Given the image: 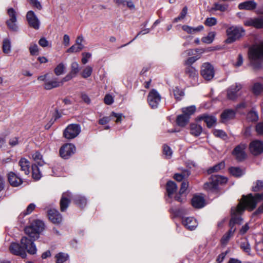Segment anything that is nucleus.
Here are the masks:
<instances>
[{
    "instance_id": "obj_45",
    "label": "nucleus",
    "mask_w": 263,
    "mask_h": 263,
    "mask_svg": "<svg viewBox=\"0 0 263 263\" xmlns=\"http://www.w3.org/2000/svg\"><path fill=\"white\" fill-rule=\"evenodd\" d=\"M190 173L188 171H185L181 174H176L174 175V179L178 181H181L185 177H187L190 175Z\"/></svg>"
},
{
    "instance_id": "obj_47",
    "label": "nucleus",
    "mask_w": 263,
    "mask_h": 263,
    "mask_svg": "<svg viewBox=\"0 0 263 263\" xmlns=\"http://www.w3.org/2000/svg\"><path fill=\"white\" fill-rule=\"evenodd\" d=\"M71 72L74 76H77L79 72V65L77 62H73L70 65Z\"/></svg>"
},
{
    "instance_id": "obj_6",
    "label": "nucleus",
    "mask_w": 263,
    "mask_h": 263,
    "mask_svg": "<svg viewBox=\"0 0 263 263\" xmlns=\"http://www.w3.org/2000/svg\"><path fill=\"white\" fill-rule=\"evenodd\" d=\"M81 131V128L79 124H71L64 129L63 136L67 139H72L77 137Z\"/></svg>"
},
{
    "instance_id": "obj_61",
    "label": "nucleus",
    "mask_w": 263,
    "mask_h": 263,
    "mask_svg": "<svg viewBox=\"0 0 263 263\" xmlns=\"http://www.w3.org/2000/svg\"><path fill=\"white\" fill-rule=\"evenodd\" d=\"M256 248L259 254L263 257V240L257 243Z\"/></svg>"
},
{
    "instance_id": "obj_49",
    "label": "nucleus",
    "mask_w": 263,
    "mask_h": 263,
    "mask_svg": "<svg viewBox=\"0 0 263 263\" xmlns=\"http://www.w3.org/2000/svg\"><path fill=\"white\" fill-rule=\"evenodd\" d=\"M228 6L226 5H222L220 4L215 3L212 7V10H219L222 12H224L227 10Z\"/></svg>"
},
{
    "instance_id": "obj_9",
    "label": "nucleus",
    "mask_w": 263,
    "mask_h": 263,
    "mask_svg": "<svg viewBox=\"0 0 263 263\" xmlns=\"http://www.w3.org/2000/svg\"><path fill=\"white\" fill-rule=\"evenodd\" d=\"M161 99V96L158 92L156 89H153L148 95L147 101L152 108H156L160 102Z\"/></svg>"
},
{
    "instance_id": "obj_51",
    "label": "nucleus",
    "mask_w": 263,
    "mask_h": 263,
    "mask_svg": "<svg viewBox=\"0 0 263 263\" xmlns=\"http://www.w3.org/2000/svg\"><path fill=\"white\" fill-rule=\"evenodd\" d=\"M75 201L76 204L79 205L80 206H84L87 203L86 198L81 196L77 197L75 199Z\"/></svg>"
},
{
    "instance_id": "obj_15",
    "label": "nucleus",
    "mask_w": 263,
    "mask_h": 263,
    "mask_svg": "<svg viewBox=\"0 0 263 263\" xmlns=\"http://www.w3.org/2000/svg\"><path fill=\"white\" fill-rule=\"evenodd\" d=\"M71 194L69 192H66L63 193L60 200V210L62 212H64L69 206Z\"/></svg>"
},
{
    "instance_id": "obj_64",
    "label": "nucleus",
    "mask_w": 263,
    "mask_h": 263,
    "mask_svg": "<svg viewBox=\"0 0 263 263\" xmlns=\"http://www.w3.org/2000/svg\"><path fill=\"white\" fill-rule=\"evenodd\" d=\"M82 100L87 104H89L91 103V100L89 97L85 93H82L81 96Z\"/></svg>"
},
{
    "instance_id": "obj_57",
    "label": "nucleus",
    "mask_w": 263,
    "mask_h": 263,
    "mask_svg": "<svg viewBox=\"0 0 263 263\" xmlns=\"http://www.w3.org/2000/svg\"><path fill=\"white\" fill-rule=\"evenodd\" d=\"M35 208V205L34 203L29 204L27 207L25 211H24L23 214L24 215H27L31 214Z\"/></svg>"
},
{
    "instance_id": "obj_38",
    "label": "nucleus",
    "mask_w": 263,
    "mask_h": 263,
    "mask_svg": "<svg viewBox=\"0 0 263 263\" xmlns=\"http://www.w3.org/2000/svg\"><path fill=\"white\" fill-rule=\"evenodd\" d=\"M196 107L194 105H192L186 107H183L182 108V111L183 115L190 117L191 115H193L196 111Z\"/></svg>"
},
{
    "instance_id": "obj_37",
    "label": "nucleus",
    "mask_w": 263,
    "mask_h": 263,
    "mask_svg": "<svg viewBox=\"0 0 263 263\" xmlns=\"http://www.w3.org/2000/svg\"><path fill=\"white\" fill-rule=\"evenodd\" d=\"M55 257L57 263H63L68 259L69 256L67 254L61 252L57 254Z\"/></svg>"
},
{
    "instance_id": "obj_20",
    "label": "nucleus",
    "mask_w": 263,
    "mask_h": 263,
    "mask_svg": "<svg viewBox=\"0 0 263 263\" xmlns=\"http://www.w3.org/2000/svg\"><path fill=\"white\" fill-rule=\"evenodd\" d=\"M28 228L31 230H44L46 228L45 223L40 219L33 220Z\"/></svg>"
},
{
    "instance_id": "obj_29",
    "label": "nucleus",
    "mask_w": 263,
    "mask_h": 263,
    "mask_svg": "<svg viewBox=\"0 0 263 263\" xmlns=\"http://www.w3.org/2000/svg\"><path fill=\"white\" fill-rule=\"evenodd\" d=\"M62 82H60L57 79L50 81H47L45 83L44 88L46 90H50L53 88L58 87L62 85Z\"/></svg>"
},
{
    "instance_id": "obj_1",
    "label": "nucleus",
    "mask_w": 263,
    "mask_h": 263,
    "mask_svg": "<svg viewBox=\"0 0 263 263\" xmlns=\"http://www.w3.org/2000/svg\"><path fill=\"white\" fill-rule=\"evenodd\" d=\"M263 201V193L256 194L254 196L249 194L248 196H243L236 207L231 209L232 218L229 222L231 229L236 230L239 229L238 226L241 224L242 218L240 216L245 209L250 211L254 209L259 202ZM257 213H263V202L258 208Z\"/></svg>"
},
{
    "instance_id": "obj_17",
    "label": "nucleus",
    "mask_w": 263,
    "mask_h": 263,
    "mask_svg": "<svg viewBox=\"0 0 263 263\" xmlns=\"http://www.w3.org/2000/svg\"><path fill=\"white\" fill-rule=\"evenodd\" d=\"M244 24L247 26H253L256 28H263V18L261 17L250 18L244 22Z\"/></svg>"
},
{
    "instance_id": "obj_12",
    "label": "nucleus",
    "mask_w": 263,
    "mask_h": 263,
    "mask_svg": "<svg viewBox=\"0 0 263 263\" xmlns=\"http://www.w3.org/2000/svg\"><path fill=\"white\" fill-rule=\"evenodd\" d=\"M242 88L240 83H235L231 85L227 90V97L230 100H235L238 97V92Z\"/></svg>"
},
{
    "instance_id": "obj_42",
    "label": "nucleus",
    "mask_w": 263,
    "mask_h": 263,
    "mask_svg": "<svg viewBox=\"0 0 263 263\" xmlns=\"http://www.w3.org/2000/svg\"><path fill=\"white\" fill-rule=\"evenodd\" d=\"M29 50L31 55H37L39 54V47L36 43H31L29 47Z\"/></svg>"
},
{
    "instance_id": "obj_5",
    "label": "nucleus",
    "mask_w": 263,
    "mask_h": 263,
    "mask_svg": "<svg viewBox=\"0 0 263 263\" xmlns=\"http://www.w3.org/2000/svg\"><path fill=\"white\" fill-rule=\"evenodd\" d=\"M227 179L218 175H212L209 181L204 183V189L207 191H213L217 189L219 184L226 183Z\"/></svg>"
},
{
    "instance_id": "obj_33",
    "label": "nucleus",
    "mask_w": 263,
    "mask_h": 263,
    "mask_svg": "<svg viewBox=\"0 0 263 263\" xmlns=\"http://www.w3.org/2000/svg\"><path fill=\"white\" fill-rule=\"evenodd\" d=\"M92 71V67L90 65H87L81 72V75L83 78L87 79L91 76Z\"/></svg>"
},
{
    "instance_id": "obj_55",
    "label": "nucleus",
    "mask_w": 263,
    "mask_h": 263,
    "mask_svg": "<svg viewBox=\"0 0 263 263\" xmlns=\"http://www.w3.org/2000/svg\"><path fill=\"white\" fill-rule=\"evenodd\" d=\"M204 24L207 26H213L217 24V20L215 17L207 18Z\"/></svg>"
},
{
    "instance_id": "obj_32",
    "label": "nucleus",
    "mask_w": 263,
    "mask_h": 263,
    "mask_svg": "<svg viewBox=\"0 0 263 263\" xmlns=\"http://www.w3.org/2000/svg\"><path fill=\"white\" fill-rule=\"evenodd\" d=\"M32 175L35 180H39L42 177L41 171L36 164H33L32 165Z\"/></svg>"
},
{
    "instance_id": "obj_54",
    "label": "nucleus",
    "mask_w": 263,
    "mask_h": 263,
    "mask_svg": "<svg viewBox=\"0 0 263 263\" xmlns=\"http://www.w3.org/2000/svg\"><path fill=\"white\" fill-rule=\"evenodd\" d=\"M163 151V154L166 158H170L171 157L172 155V151L169 146L166 145H164Z\"/></svg>"
},
{
    "instance_id": "obj_23",
    "label": "nucleus",
    "mask_w": 263,
    "mask_h": 263,
    "mask_svg": "<svg viewBox=\"0 0 263 263\" xmlns=\"http://www.w3.org/2000/svg\"><path fill=\"white\" fill-rule=\"evenodd\" d=\"M192 204L195 208L200 209L205 205V200L202 196H194L192 200Z\"/></svg>"
},
{
    "instance_id": "obj_59",
    "label": "nucleus",
    "mask_w": 263,
    "mask_h": 263,
    "mask_svg": "<svg viewBox=\"0 0 263 263\" xmlns=\"http://www.w3.org/2000/svg\"><path fill=\"white\" fill-rule=\"evenodd\" d=\"M114 101V98L111 95L109 94H107L105 95L104 99V102L106 104L111 105L113 103Z\"/></svg>"
},
{
    "instance_id": "obj_35",
    "label": "nucleus",
    "mask_w": 263,
    "mask_h": 263,
    "mask_svg": "<svg viewBox=\"0 0 263 263\" xmlns=\"http://www.w3.org/2000/svg\"><path fill=\"white\" fill-rule=\"evenodd\" d=\"M224 163L223 162H221L218 164L209 168L207 170V173L208 174H211L215 172H217L219 171L222 170L224 167Z\"/></svg>"
},
{
    "instance_id": "obj_31",
    "label": "nucleus",
    "mask_w": 263,
    "mask_h": 263,
    "mask_svg": "<svg viewBox=\"0 0 263 263\" xmlns=\"http://www.w3.org/2000/svg\"><path fill=\"white\" fill-rule=\"evenodd\" d=\"M190 118V117L187 116H185L184 115H179L177 118V123L179 126L183 127L187 124Z\"/></svg>"
},
{
    "instance_id": "obj_30",
    "label": "nucleus",
    "mask_w": 263,
    "mask_h": 263,
    "mask_svg": "<svg viewBox=\"0 0 263 263\" xmlns=\"http://www.w3.org/2000/svg\"><path fill=\"white\" fill-rule=\"evenodd\" d=\"M182 29L188 33L192 34L195 32H198L202 30L203 29V26H199L197 27L194 28L188 25H183L182 27Z\"/></svg>"
},
{
    "instance_id": "obj_2",
    "label": "nucleus",
    "mask_w": 263,
    "mask_h": 263,
    "mask_svg": "<svg viewBox=\"0 0 263 263\" xmlns=\"http://www.w3.org/2000/svg\"><path fill=\"white\" fill-rule=\"evenodd\" d=\"M40 231H26L25 235L21 239V244L12 242L9 250L12 254L25 258L26 252L30 254H35L37 249L34 241L39 238Z\"/></svg>"
},
{
    "instance_id": "obj_18",
    "label": "nucleus",
    "mask_w": 263,
    "mask_h": 263,
    "mask_svg": "<svg viewBox=\"0 0 263 263\" xmlns=\"http://www.w3.org/2000/svg\"><path fill=\"white\" fill-rule=\"evenodd\" d=\"M8 179L10 184L13 186H18L23 182L22 179L12 172L8 174Z\"/></svg>"
},
{
    "instance_id": "obj_44",
    "label": "nucleus",
    "mask_w": 263,
    "mask_h": 263,
    "mask_svg": "<svg viewBox=\"0 0 263 263\" xmlns=\"http://www.w3.org/2000/svg\"><path fill=\"white\" fill-rule=\"evenodd\" d=\"M262 90L263 86L259 83H255L252 87V91L256 95H259Z\"/></svg>"
},
{
    "instance_id": "obj_50",
    "label": "nucleus",
    "mask_w": 263,
    "mask_h": 263,
    "mask_svg": "<svg viewBox=\"0 0 263 263\" xmlns=\"http://www.w3.org/2000/svg\"><path fill=\"white\" fill-rule=\"evenodd\" d=\"M84 48L80 46V45L75 44L70 47L67 50V52L69 53L78 52L82 50Z\"/></svg>"
},
{
    "instance_id": "obj_3",
    "label": "nucleus",
    "mask_w": 263,
    "mask_h": 263,
    "mask_svg": "<svg viewBox=\"0 0 263 263\" xmlns=\"http://www.w3.org/2000/svg\"><path fill=\"white\" fill-rule=\"evenodd\" d=\"M248 54L253 67L254 69L259 68L263 61V42L256 44L250 47Z\"/></svg>"
},
{
    "instance_id": "obj_52",
    "label": "nucleus",
    "mask_w": 263,
    "mask_h": 263,
    "mask_svg": "<svg viewBox=\"0 0 263 263\" xmlns=\"http://www.w3.org/2000/svg\"><path fill=\"white\" fill-rule=\"evenodd\" d=\"M247 119L251 121H256L258 119V115L255 111H250L247 115Z\"/></svg>"
},
{
    "instance_id": "obj_10",
    "label": "nucleus",
    "mask_w": 263,
    "mask_h": 263,
    "mask_svg": "<svg viewBox=\"0 0 263 263\" xmlns=\"http://www.w3.org/2000/svg\"><path fill=\"white\" fill-rule=\"evenodd\" d=\"M76 151V147L71 143H67L63 145L60 149L61 157L67 159L69 158Z\"/></svg>"
},
{
    "instance_id": "obj_8",
    "label": "nucleus",
    "mask_w": 263,
    "mask_h": 263,
    "mask_svg": "<svg viewBox=\"0 0 263 263\" xmlns=\"http://www.w3.org/2000/svg\"><path fill=\"white\" fill-rule=\"evenodd\" d=\"M200 73L205 80H211L215 73L213 66L209 63H203L201 67Z\"/></svg>"
},
{
    "instance_id": "obj_22",
    "label": "nucleus",
    "mask_w": 263,
    "mask_h": 263,
    "mask_svg": "<svg viewBox=\"0 0 263 263\" xmlns=\"http://www.w3.org/2000/svg\"><path fill=\"white\" fill-rule=\"evenodd\" d=\"M183 224L186 229L192 230L197 228L198 222L194 217H187L182 221Z\"/></svg>"
},
{
    "instance_id": "obj_16",
    "label": "nucleus",
    "mask_w": 263,
    "mask_h": 263,
    "mask_svg": "<svg viewBox=\"0 0 263 263\" xmlns=\"http://www.w3.org/2000/svg\"><path fill=\"white\" fill-rule=\"evenodd\" d=\"M48 215L49 219L53 223L59 224L62 221V215L56 209H50L48 212Z\"/></svg>"
},
{
    "instance_id": "obj_41",
    "label": "nucleus",
    "mask_w": 263,
    "mask_h": 263,
    "mask_svg": "<svg viewBox=\"0 0 263 263\" xmlns=\"http://www.w3.org/2000/svg\"><path fill=\"white\" fill-rule=\"evenodd\" d=\"M173 92L175 99L177 100H180L181 98L184 96V93L182 90L180 89L178 87L176 86L173 89Z\"/></svg>"
},
{
    "instance_id": "obj_7",
    "label": "nucleus",
    "mask_w": 263,
    "mask_h": 263,
    "mask_svg": "<svg viewBox=\"0 0 263 263\" xmlns=\"http://www.w3.org/2000/svg\"><path fill=\"white\" fill-rule=\"evenodd\" d=\"M7 14L9 18L6 21V24L8 28L13 31H16L18 30V27L16 24V12L12 8H9L7 9Z\"/></svg>"
},
{
    "instance_id": "obj_19",
    "label": "nucleus",
    "mask_w": 263,
    "mask_h": 263,
    "mask_svg": "<svg viewBox=\"0 0 263 263\" xmlns=\"http://www.w3.org/2000/svg\"><path fill=\"white\" fill-rule=\"evenodd\" d=\"M185 74L191 81L197 80L198 74L196 69L192 66H186L184 70Z\"/></svg>"
},
{
    "instance_id": "obj_34",
    "label": "nucleus",
    "mask_w": 263,
    "mask_h": 263,
    "mask_svg": "<svg viewBox=\"0 0 263 263\" xmlns=\"http://www.w3.org/2000/svg\"><path fill=\"white\" fill-rule=\"evenodd\" d=\"M32 157L36 165L39 166H42L44 165V162L43 160L42 155L39 152H35L32 155Z\"/></svg>"
},
{
    "instance_id": "obj_4",
    "label": "nucleus",
    "mask_w": 263,
    "mask_h": 263,
    "mask_svg": "<svg viewBox=\"0 0 263 263\" xmlns=\"http://www.w3.org/2000/svg\"><path fill=\"white\" fill-rule=\"evenodd\" d=\"M245 33L244 29L240 27L231 26L227 30L228 38L226 42L231 44L239 39Z\"/></svg>"
},
{
    "instance_id": "obj_53",
    "label": "nucleus",
    "mask_w": 263,
    "mask_h": 263,
    "mask_svg": "<svg viewBox=\"0 0 263 263\" xmlns=\"http://www.w3.org/2000/svg\"><path fill=\"white\" fill-rule=\"evenodd\" d=\"M263 189V181L257 180L256 182L255 185L252 187V190L254 192H258L261 190Z\"/></svg>"
},
{
    "instance_id": "obj_46",
    "label": "nucleus",
    "mask_w": 263,
    "mask_h": 263,
    "mask_svg": "<svg viewBox=\"0 0 263 263\" xmlns=\"http://www.w3.org/2000/svg\"><path fill=\"white\" fill-rule=\"evenodd\" d=\"M65 66L63 63L58 64L54 69V73L57 76H60L64 72Z\"/></svg>"
},
{
    "instance_id": "obj_25",
    "label": "nucleus",
    "mask_w": 263,
    "mask_h": 263,
    "mask_svg": "<svg viewBox=\"0 0 263 263\" xmlns=\"http://www.w3.org/2000/svg\"><path fill=\"white\" fill-rule=\"evenodd\" d=\"M256 3L253 1H246L239 4L238 8L240 10H251L254 9L256 7Z\"/></svg>"
},
{
    "instance_id": "obj_11",
    "label": "nucleus",
    "mask_w": 263,
    "mask_h": 263,
    "mask_svg": "<svg viewBox=\"0 0 263 263\" xmlns=\"http://www.w3.org/2000/svg\"><path fill=\"white\" fill-rule=\"evenodd\" d=\"M246 148V144H240L237 145L233 150V155L238 161H242L246 158L247 155L245 152Z\"/></svg>"
},
{
    "instance_id": "obj_63",
    "label": "nucleus",
    "mask_w": 263,
    "mask_h": 263,
    "mask_svg": "<svg viewBox=\"0 0 263 263\" xmlns=\"http://www.w3.org/2000/svg\"><path fill=\"white\" fill-rule=\"evenodd\" d=\"M241 248L247 253L250 254L251 249L250 245L248 242H242L240 245Z\"/></svg>"
},
{
    "instance_id": "obj_62",
    "label": "nucleus",
    "mask_w": 263,
    "mask_h": 263,
    "mask_svg": "<svg viewBox=\"0 0 263 263\" xmlns=\"http://www.w3.org/2000/svg\"><path fill=\"white\" fill-rule=\"evenodd\" d=\"M213 133L216 137L221 138H224L227 136L226 133L222 130H215Z\"/></svg>"
},
{
    "instance_id": "obj_48",
    "label": "nucleus",
    "mask_w": 263,
    "mask_h": 263,
    "mask_svg": "<svg viewBox=\"0 0 263 263\" xmlns=\"http://www.w3.org/2000/svg\"><path fill=\"white\" fill-rule=\"evenodd\" d=\"M233 235V231H229L227 233H226L223 237H222L221 239V242L222 245H226L229 240H230V238Z\"/></svg>"
},
{
    "instance_id": "obj_21",
    "label": "nucleus",
    "mask_w": 263,
    "mask_h": 263,
    "mask_svg": "<svg viewBox=\"0 0 263 263\" xmlns=\"http://www.w3.org/2000/svg\"><path fill=\"white\" fill-rule=\"evenodd\" d=\"M204 120L206 123L208 127H211L213 126L216 122V119L215 117L212 116H208L206 115H203L197 118V121Z\"/></svg>"
},
{
    "instance_id": "obj_24",
    "label": "nucleus",
    "mask_w": 263,
    "mask_h": 263,
    "mask_svg": "<svg viewBox=\"0 0 263 263\" xmlns=\"http://www.w3.org/2000/svg\"><path fill=\"white\" fill-rule=\"evenodd\" d=\"M235 116V112L232 109L224 110L221 115V119L222 122L225 123L233 119Z\"/></svg>"
},
{
    "instance_id": "obj_56",
    "label": "nucleus",
    "mask_w": 263,
    "mask_h": 263,
    "mask_svg": "<svg viewBox=\"0 0 263 263\" xmlns=\"http://www.w3.org/2000/svg\"><path fill=\"white\" fill-rule=\"evenodd\" d=\"M39 45L43 47H46L48 46L51 47V44L49 43L45 37H42L39 41Z\"/></svg>"
},
{
    "instance_id": "obj_13",
    "label": "nucleus",
    "mask_w": 263,
    "mask_h": 263,
    "mask_svg": "<svg viewBox=\"0 0 263 263\" xmlns=\"http://www.w3.org/2000/svg\"><path fill=\"white\" fill-rule=\"evenodd\" d=\"M250 150L254 155H258L263 152V142L254 140L250 144Z\"/></svg>"
},
{
    "instance_id": "obj_58",
    "label": "nucleus",
    "mask_w": 263,
    "mask_h": 263,
    "mask_svg": "<svg viewBox=\"0 0 263 263\" xmlns=\"http://www.w3.org/2000/svg\"><path fill=\"white\" fill-rule=\"evenodd\" d=\"M82 63L83 64H86L88 63L89 59L91 58V54L89 52H83L82 54Z\"/></svg>"
},
{
    "instance_id": "obj_40",
    "label": "nucleus",
    "mask_w": 263,
    "mask_h": 263,
    "mask_svg": "<svg viewBox=\"0 0 263 263\" xmlns=\"http://www.w3.org/2000/svg\"><path fill=\"white\" fill-rule=\"evenodd\" d=\"M187 10L188 9L187 6H184L182 9L180 15L173 20V23H177L183 20L187 13Z\"/></svg>"
},
{
    "instance_id": "obj_14",
    "label": "nucleus",
    "mask_w": 263,
    "mask_h": 263,
    "mask_svg": "<svg viewBox=\"0 0 263 263\" xmlns=\"http://www.w3.org/2000/svg\"><path fill=\"white\" fill-rule=\"evenodd\" d=\"M26 17L30 26L35 29H38L39 28L40 21L33 11H28L27 13Z\"/></svg>"
},
{
    "instance_id": "obj_60",
    "label": "nucleus",
    "mask_w": 263,
    "mask_h": 263,
    "mask_svg": "<svg viewBox=\"0 0 263 263\" xmlns=\"http://www.w3.org/2000/svg\"><path fill=\"white\" fill-rule=\"evenodd\" d=\"M198 59V58L195 57L189 58L186 60L184 61V65L186 66V67L192 66V65Z\"/></svg>"
},
{
    "instance_id": "obj_39",
    "label": "nucleus",
    "mask_w": 263,
    "mask_h": 263,
    "mask_svg": "<svg viewBox=\"0 0 263 263\" xmlns=\"http://www.w3.org/2000/svg\"><path fill=\"white\" fill-rule=\"evenodd\" d=\"M229 171L232 175L236 177H240L244 174V171L237 167H232L230 168Z\"/></svg>"
},
{
    "instance_id": "obj_26",
    "label": "nucleus",
    "mask_w": 263,
    "mask_h": 263,
    "mask_svg": "<svg viewBox=\"0 0 263 263\" xmlns=\"http://www.w3.org/2000/svg\"><path fill=\"white\" fill-rule=\"evenodd\" d=\"M29 165L28 160L24 158H21L19 161L21 170L24 172L25 175H28L30 173Z\"/></svg>"
},
{
    "instance_id": "obj_28",
    "label": "nucleus",
    "mask_w": 263,
    "mask_h": 263,
    "mask_svg": "<svg viewBox=\"0 0 263 263\" xmlns=\"http://www.w3.org/2000/svg\"><path fill=\"white\" fill-rule=\"evenodd\" d=\"M202 132V128L201 125L197 123H192L190 125L191 134L195 136H199Z\"/></svg>"
},
{
    "instance_id": "obj_36",
    "label": "nucleus",
    "mask_w": 263,
    "mask_h": 263,
    "mask_svg": "<svg viewBox=\"0 0 263 263\" xmlns=\"http://www.w3.org/2000/svg\"><path fill=\"white\" fill-rule=\"evenodd\" d=\"M3 51L6 54H9L11 51V42L8 39L4 40L3 42Z\"/></svg>"
},
{
    "instance_id": "obj_27",
    "label": "nucleus",
    "mask_w": 263,
    "mask_h": 263,
    "mask_svg": "<svg viewBox=\"0 0 263 263\" xmlns=\"http://www.w3.org/2000/svg\"><path fill=\"white\" fill-rule=\"evenodd\" d=\"M177 184L172 181H169L166 184V191L168 196L171 198L172 195L176 192L177 190Z\"/></svg>"
},
{
    "instance_id": "obj_43",
    "label": "nucleus",
    "mask_w": 263,
    "mask_h": 263,
    "mask_svg": "<svg viewBox=\"0 0 263 263\" xmlns=\"http://www.w3.org/2000/svg\"><path fill=\"white\" fill-rule=\"evenodd\" d=\"M215 36V32H210L206 36L202 38L201 40L203 43L211 44L213 42Z\"/></svg>"
}]
</instances>
